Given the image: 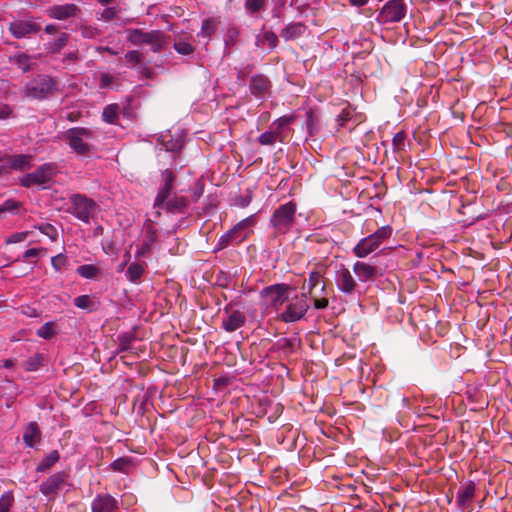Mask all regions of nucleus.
Wrapping results in <instances>:
<instances>
[{
  "label": "nucleus",
  "instance_id": "27",
  "mask_svg": "<svg viewBox=\"0 0 512 512\" xmlns=\"http://www.w3.org/2000/svg\"><path fill=\"white\" fill-rule=\"evenodd\" d=\"M306 31V26L302 22L289 23L281 31L280 36L285 41L296 40Z\"/></svg>",
  "mask_w": 512,
  "mask_h": 512
},
{
  "label": "nucleus",
  "instance_id": "36",
  "mask_svg": "<svg viewBox=\"0 0 512 512\" xmlns=\"http://www.w3.org/2000/svg\"><path fill=\"white\" fill-rule=\"evenodd\" d=\"M246 238V235H236L232 229L227 231L225 234H223L219 238L218 242V248L223 249L227 247L230 243H232L234 240L242 241Z\"/></svg>",
  "mask_w": 512,
  "mask_h": 512
},
{
  "label": "nucleus",
  "instance_id": "18",
  "mask_svg": "<svg viewBox=\"0 0 512 512\" xmlns=\"http://www.w3.org/2000/svg\"><path fill=\"white\" fill-rule=\"evenodd\" d=\"M80 8L73 3H66L62 5H53L48 9L49 17L57 20H67L76 17L80 13Z\"/></svg>",
  "mask_w": 512,
  "mask_h": 512
},
{
  "label": "nucleus",
  "instance_id": "20",
  "mask_svg": "<svg viewBox=\"0 0 512 512\" xmlns=\"http://www.w3.org/2000/svg\"><path fill=\"white\" fill-rule=\"evenodd\" d=\"M271 87V81L263 74H255L250 78V92L257 98H263L267 93H269Z\"/></svg>",
  "mask_w": 512,
  "mask_h": 512
},
{
  "label": "nucleus",
  "instance_id": "55",
  "mask_svg": "<svg viewBox=\"0 0 512 512\" xmlns=\"http://www.w3.org/2000/svg\"><path fill=\"white\" fill-rule=\"evenodd\" d=\"M314 302V308L315 309H325L328 307L329 301L327 298H318V292L314 294V296H311Z\"/></svg>",
  "mask_w": 512,
  "mask_h": 512
},
{
  "label": "nucleus",
  "instance_id": "57",
  "mask_svg": "<svg viewBox=\"0 0 512 512\" xmlns=\"http://www.w3.org/2000/svg\"><path fill=\"white\" fill-rule=\"evenodd\" d=\"M118 13V10L115 7H107L103 10L101 14V18L110 21L113 20Z\"/></svg>",
  "mask_w": 512,
  "mask_h": 512
},
{
  "label": "nucleus",
  "instance_id": "10",
  "mask_svg": "<svg viewBox=\"0 0 512 512\" xmlns=\"http://www.w3.org/2000/svg\"><path fill=\"white\" fill-rule=\"evenodd\" d=\"M290 291L291 287L289 285L279 283L265 287L261 291V295L265 298L267 304L278 311L289 300Z\"/></svg>",
  "mask_w": 512,
  "mask_h": 512
},
{
  "label": "nucleus",
  "instance_id": "60",
  "mask_svg": "<svg viewBox=\"0 0 512 512\" xmlns=\"http://www.w3.org/2000/svg\"><path fill=\"white\" fill-rule=\"evenodd\" d=\"M12 109L8 105L0 106V119L5 120L10 117Z\"/></svg>",
  "mask_w": 512,
  "mask_h": 512
},
{
  "label": "nucleus",
  "instance_id": "14",
  "mask_svg": "<svg viewBox=\"0 0 512 512\" xmlns=\"http://www.w3.org/2000/svg\"><path fill=\"white\" fill-rule=\"evenodd\" d=\"M163 186L159 189L157 196L154 200L153 208L157 210L158 208H163L164 203L170 198L171 191L173 189L175 175L172 171L166 169L163 172Z\"/></svg>",
  "mask_w": 512,
  "mask_h": 512
},
{
  "label": "nucleus",
  "instance_id": "53",
  "mask_svg": "<svg viewBox=\"0 0 512 512\" xmlns=\"http://www.w3.org/2000/svg\"><path fill=\"white\" fill-rule=\"evenodd\" d=\"M406 135L404 132H398L393 137V146L396 150H403L405 145Z\"/></svg>",
  "mask_w": 512,
  "mask_h": 512
},
{
  "label": "nucleus",
  "instance_id": "5",
  "mask_svg": "<svg viewBox=\"0 0 512 512\" xmlns=\"http://www.w3.org/2000/svg\"><path fill=\"white\" fill-rule=\"evenodd\" d=\"M297 205L290 201L277 207L270 218V224L275 230V234L288 233L295 223Z\"/></svg>",
  "mask_w": 512,
  "mask_h": 512
},
{
  "label": "nucleus",
  "instance_id": "26",
  "mask_svg": "<svg viewBox=\"0 0 512 512\" xmlns=\"http://www.w3.org/2000/svg\"><path fill=\"white\" fill-rule=\"evenodd\" d=\"M353 271L360 282L372 280L377 273L376 267L360 261L353 265Z\"/></svg>",
  "mask_w": 512,
  "mask_h": 512
},
{
  "label": "nucleus",
  "instance_id": "35",
  "mask_svg": "<svg viewBox=\"0 0 512 512\" xmlns=\"http://www.w3.org/2000/svg\"><path fill=\"white\" fill-rule=\"evenodd\" d=\"M77 308L93 311L96 309V302L90 295H80L74 299Z\"/></svg>",
  "mask_w": 512,
  "mask_h": 512
},
{
  "label": "nucleus",
  "instance_id": "7",
  "mask_svg": "<svg viewBox=\"0 0 512 512\" xmlns=\"http://www.w3.org/2000/svg\"><path fill=\"white\" fill-rule=\"evenodd\" d=\"M56 174V165L45 163L37 167L33 172L27 173L20 178L21 186L29 188L33 185L45 186L50 183Z\"/></svg>",
  "mask_w": 512,
  "mask_h": 512
},
{
  "label": "nucleus",
  "instance_id": "17",
  "mask_svg": "<svg viewBox=\"0 0 512 512\" xmlns=\"http://www.w3.org/2000/svg\"><path fill=\"white\" fill-rule=\"evenodd\" d=\"M336 286L345 295H351L355 291L357 282L348 268L343 266L337 272Z\"/></svg>",
  "mask_w": 512,
  "mask_h": 512
},
{
  "label": "nucleus",
  "instance_id": "48",
  "mask_svg": "<svg viewBox=\"0 0 512 512\" xmlns=\"http://www.w3.org/2000/svg\"><path fill=\"white\" fill-rule=\"evenodd\" d=\"M37 229L53 241H55L58 236L56 228L49 223L40 224L37 226Z\"/></svg>",
  "mask_w": 512,
  "mask_h": 512
},
{
  "label": "nucleus",
  "instance_id": "43",
  "mask_svg": "<svg viewBox=\"0 0 512 512\" xmlns=\"http://www.w3.org/2000/svg\"><path fill=\"white\" fill-rule=\"evenodd\" d=\"M37 335L43 339H51L55 335L54 324L47 322L37 330Z\"/></svg>",
  "mask_w": 512,
  "mask_h": 512
},
{
  "label": "nucleus",
  "instance_id": "40",
  "mask_svg": "<svg viewBox=\"0 0 512 512\" xmlns=\"http://www.w3.org/2000/svg\"><path fill=\"white\" fill-rule=\"evenodd\" d=\"M76 271L80 276H82L83 278H86V279H93L99 273V269L96 266L91 265V264L81 265L77 268Z\"/></svg>",
  "mask_w": 512,
  "mask_h": 512
},
{
  "label": "nucleus",
  "instance_id": "11",
  "mask_svg": "<svg viewBox=\"0 0 512 512\" xmlns=\"http://www.w3.org/2000/svg\"><path fill=\"white\" fill-rule=\"evenodd\" d=\"M144 238L141 244L136 246L135 257L146 258L151 255L152 248L158 240L157 230L154 227V222L151 219H147L144 222Z\"/></svg>",
  "mask_w": 512,
  "mask_h": 512
},
{
  "label": "nucleus",
  "instance_id": "16",
  "mask_svg": "<svg viewBox=\"0 0 512 512\" xmlns=\"http://www.w3.org/2000/svg\"><path fill=\"white\" fill-rule=\"evenodd\" d=\"M67 479V474L65 472H57L50 477H48L44 482L40 485V491L45 496H51L56 494L64 485Z\"/></svg>",
  "mask_w": 512,
  "mask_h": 512
},
{
  "label": "nucleus",
  "instance_id": "3",
  "mask_svg": "<svg viewBox=\"0 0 512 512\" xmlns=\"http://www.w3.org/2000/svg\"><path fill=\"white\" fill-rule=\"evenodd\" d=\"M393 233L389 225L378 228L374 233L362 238L353 248V253L358 258H365L377 250Z\"/></svg>",
  "mask_w": 512,
  "mask_h": 512
},
{
  "label": "nucleus",
  "instance_id": "33",
  "mask_svg": "<svg viewBox=\"0 0 512 512\" xmlns=\"http://www.w3.org/2000/svg\"><path fill=\"white\" fill-rule=\"evenodd\" d=\"M322 274L318 271H312L309 273L308 279L305 281L303 288L307 286L308 293L310 296H314L317 292V288L321 282Z\"/></svg>",
  "mask_w": 512,
  "mask_h": 512
},
{
  "label": "nucleus",
  "instance_id": "59",
  "mask_svg": "<svg viewBox=\"0 0 512 512\" xmlns=\"http://www.w3.org/2000/svg\"><path fill=\"white\" fill-rule=\"evenodd\" d=\"M114 81V77L108 73H102L100 76V86L101 88H106L112 84Z\"/></svg>",
  "mask_w": 512,
  "mask_h": 512
},
{
  "label": "nucleus",
  "instance_id": "22",
  "mask_svg": "<svg viewBox=\"0 0 512 512\" xmlns=\"http://www.w3.org/2000/svg\"><path fill=\"white\" fill-rule=\"evenodd\" d=\"M188 199L183 196H174L172 198H169L163 206V209L166 210L169 213L175 214V213H184L186 208L188 207ZM162 208H158L154 212V216L156 218L161 216Z\"/></svg>",
  "mask_w": 512,
  "mask_h": 512
},
{
  "label": "nucleus",
  "instance_id": "25",
  "mask_svg": "<svg viewBox=\"0 0 512 512\" xmlns=\"http://www.w3.org/2000/svg\"><path fill=\"white\" fill-rule=\"evenodd\" d=\"M246 322V317L243 312L239 310L232 311L222 321V327L227 332H234L235 330L242 327Z\"/></svg>",
  "mask_w": 512,
  "mask_h": 512
},
{
  "label": "nucleus",
  "instance_id": "51",
  "mask_svg": "<svg viewBox=\"0 0 512 512\" xmlns=\"http://www.w3.org/2000/svg\"><path fill=\"white\" fill-rule=\"evenodd\" d=\"M125 59L128 63H130L132 65H137V64L141 63V61L143 59V55L139 51L132 50V51H128L125 54Z\"/></svg>",
  "mask_w": 512,
  "mask_h": 512
},
{
  "label": "nucleus",
  "instance_id": "42",
  "mask_svg": "<svg viewBox=\"0 0 512 512\" xmlns=\"http://www.w3.org/2000/svg\"><path fill=\"white\" fill-rule=\"evenodd\" d=\"M14 502V496L12 492H5L0 497V512H9Z\"/></svg>",
  "mask_w": 512,
  "mask_h": 512
},
{
  "label": "nucleus",
  "instance_id": "50",
  "mask_svg": "<svg viewBox=\"0 0 512 512\" xmlns=\"http://www.w3.org/2000/svg\"><path fill=\"white\" fill-rule=\"evenodd\" d=\"M278 347L284 353H291L294 351L295 340L290 338H283L277 342Z\"/></svg>",
  "mask_w": 512,
  "mask_h": 512
},
{
  "label": "nucleus",
  "instance_id": "23",
  "mask_svg": "<svg viewBox=\"0 0 512 512\" xmlns=\"http://www.w3.org/2000/svg\"><path fill=\"white\" fill-rule=\"evenodd\" d=\"M42 440V432L36 422H30L24 429L23 442L28 448H35Z\"/></svg>",
  "mask_w": 512,
  "mask_h": 512
},
{
  "label": "nucleus",
  "instance_id": "29",
  "mask_svg": "<svg viewBox=\"0 0 512 512\" xmlns=\"http://www.w3.org/2000/svg\"><path fill=\"white\" fill-rule=\"evenodd\" d=\"M145 264L131 263L125 273L128 281L136 283L143 276L145 271Z\"/></svg>",
  "mask_w": 512,
  "mask_h": 512
},
{
  "label": "nucleus",
  "instance_id": "61",
  "mask_svg": "<svg viewBox=\"0 0 512 512\" xmlns=\"http://www.w3.org/2000/svg\"><path fill=\"white\" fill-rule=\"evenodd\" d=\"M40 252V249H37V248H30L28 250L25 251L23 257L25 259H28V258H32V257H37L38 254Z\"/></svg>",
  "mask_w": 512,
  "mask_h": 512
},
{
  "label": "nucleus",
  "instance_id": "41",
  "mask_svg": "<svg viewBox=\"0 0 512 512\" xmlns=\"http://www.w3.org/2000/svg\"><path fill=\"white\" fill-rule=\"evenodd\" d=\"M255 220H254V216H249L243 220H241L240 222H238L233 228L232 230L234 231V233L236 235H246V233H243L244 230L248 229L249 227H251L253 224H254Z\"/></svg>",
  "mask_w": 512,
  "mask_h": 512
},
{
  "label": "nucleus",
  "instance_id": "45",
  "mask_svg": "<svg viewBox=\"0 0 512 512\" xmlns=\"http://www.w3.org/2000/svg\"><path fill=\"white\" fill-rule=\"evenodd\" d=\"M42 360H43V357L42 355L40 354H35L33 357H30L26 362H25V369L27 371H36L40 368V366L42 365Z\"/></svg>",
  "mask_w": 512,
  "mask_h": 512
},
{
  "label": "nucleus",
  "instance_id": "28",
  "mask_svg": "<svg viewBox=\"0 0 512 512\" xmlns=\"http://www.w3.org/2000/svg\"><path fill=\"white\" fill-rule=\"evenodd\" d=\"M295 118L296 117L294 115L282 116V117L276 119L275 121H273L270 125V128L272 130H274L276 134H279L280 138H284L283 132H284L285 128L288 127L291 123H293Z\"/></svg>",
  "mask_w": 512,
  "mask_h": 512
},
{
  "label": "nucleus",
  "instance_id": "19",
  "mask_svg": "<svg viewBox=\"0 0 512 512\" xmlns=\"http://www.w3.org/2000/svg\"><path fill=\"white\" fill-rule=\"evenodd\" d=\"M118 508V501L110 494H99L91 503L92 512H115Z\"/></svg>",
  "mask_w": 512,
  "mask_h": 512
},
{
  "label": "nucleus",
  "instance_id": "62",
  "mask_svg": "<svg viewBox=\"0 0 512 512\" xmlns=\"http://www.w3.org/2000/svg\"><path fill=\"white\" fill-rule=\"evenodd\" d=\"M79 59L78 52H69L64 57V62H75Z\"/></svg>",
  "mask_w": 512,
  "mask_h": 512
},
{
  "label": "nucleus",
  "instance_id": "24",
  "mask_svg": "<svg viewBox=\"0 0 512 512\" xmlns=\"http://www.w3.org/2000/svg\"><path fill=\"white\" fill-rule=\"evenodd\" d=\"M26 212L23 202L13 198L5 200L0 204V220L5 219L8 215H23Z\"/></svg>",
  "mask_w": 512,
  "mask_h": 512
},
{
  "label": "nucleus",
  "instance_id": "15",
  "mask_svg": "<svg viewBox=\"0 0 512 512\" xmlns=\"http://www.w3.org/2000/svg\"><path fill=\"white\" fill-rule=\"evenodd\" d=\"M41 26L33 21L18 20L10 23L9 31L17 39L24 38L40 31Z\"/></svg>",
  "mask_w": 512,
  "mask_h": 512
},
{
  "label": "nucleus",
  "instance_id": "37",
  "mask_svg": "<svg viewBox=\"0 0 512 512\" xmlns=\"http://www.w3.org/2000/svg\"><path fill=\"white\" fill-rule=\"evenodd\" d=\"M278 36L272 31H266L261 38H258L256 41V45H265L267 44L271 49H275L278 45Z\"/></svg>",
  "mask_w": 512,
  "mask_h": 512
},
{
  "label": "nucleus",
  "instance_id": "63",
  "mask_svg": "<svg viewBox=\"0 0 512 512\" xmlns=\"http://www.w3.org/2000/svg\"><path fill=\"white\" fill-rule=\"evenodd\" d=\"M369 0H349L350 4L355 7H362L368 3Z\"/></svg>",
  "mask_w": 512,
  "mask_h": 512
},
{
  "label": "nucleus",
  "instance_id": "32",
  "mask_svg": "<svg viewBox=\"0 0 512 512\" xmlns=\"http://www.w3.org/2000/svg\"><path fill=\"white\" fill-rule=\"evenodd\" d=\"M120 112V107L118 104H109L107 105L102 112V119L104 122L108 124H116L118 120Z\"/></svg>",
  "mask_w": 512,
  "mask_h": 512
},
{
  "label": "nucleus",
  "instance_id": "34",
  "mask_svg": "<svg viewBox=\"0 0 512 512\" xmlns=\"http://www.w3.org/2000/svg\"><path fill=\"white\" fill-rule=\"evenodd\" d=\"M257 140L261 145H264V146L274 145L277 141H279L281 143L284 142V138H280L279 134H276L275 131L272 130L270 127H269V130L260 134L259 137L257 138Z\"/></svg>",
  "mask_w": 512,
  "mask_h": 512
},
{
  "label": "nucleus",
  "instance_id": "39",
  "mask_svg": "<svg viewBox=\"0 0 512 512\" xmlns=\"http://www.w3.org/2000/svg\"><path fill=\"white\" fill-rule=\"evenodd\" d=\"M267 4V0H245L244 8L250 14H256L263 10Z\"/></svg>",
  "mask_w": 512,
  "mask_h": 512
},
{
  "label": "nucleus",
  "instance_id": "31",
  "mask_svg": "<svg viewBox=\"0 0 512 512\" xmlns=\"http://www.w3.org/2000/svg\"><path fill=\"white\" fill-rule=\"evenodd\" d=\"M10 62L17 66L23 72H28L31 69V57L25 53H18L10 57Z\"/></svg>",
  "mask_w": 512,
  "mask_h": 512
},
{
  "label": "nucleus",
  "instance_id": "12",
  "mask_svg": "<svg viewBox=\"0 0 512 512\" xmlns=\"http://www.w3.org/2000/svg\"><path fill=\"white\" fill-rule=\"evenodd\" d=\"M475 495V484L472 481L461 482L456 495L457 508L462 512L472 510V502Z\"/></svg>",
  "mask_w": 512,
  "mask_h": 512
},
{
  "label": "nucleus",
  "instance_id": "64",
  "mask_svg": "<svg viewBox=\"0 0 512 512\" xmlns=\"http://www.w3.org/2000/svg\"><path fill=\"white\" fill-rule=\"evenodd\" d=\"M58 31V27L53 24H49L45 27V32L48 34H54Z\"/></svg>",
  "mask_w": 512,
  "mask_h": 512
},
{
  "label": "nucleus",
  "instance_id": "6",
  "mask_svg": "<svg viewBox=\"0 0 512 512\" xmlns=\"http://www.w3.org/2000/svg\"><path fill=\"white\" fill-rule=\"evenodd\" d=\"M69 200L71 203L69 212L82 222L89 223L96 211V202L86 195L79 193L72 194Z\"/></svg>",
  "mask_w": 512,
  "mask_h": 512
},
{
  "label": "nucleus",
  "instance_id": "30",
  "mask_svg": "<svg viewBox=\"0 0 512 512\" xmlns=\"http://www.w3.org/2000/svg\"><path fill=\"white\" fill-rule=\"evenodd\" d=\"M60 454L58 450L50 451L38 464L36 471L45 472L50 469L56 462H58Z\"/></svg>",
  "mask_w": 512,
  "mask_h": 512
},
{
  "label": "nucleus",
  "instance_id": "1",
  "mask_svg": "<svg viewBox=\"0 0 512 512\" xmlns=\"http://www.w3.org/2000/svg\"><path fill=\"white\" fill-rule=\"evenodd\" d=\"M127 40L133 45L146 44L154 53L161 52L169 44V36L161 30L144 32L141 29H127Z\"/></svg>",
  "mask_w": 512,
  "mask_h": 512
},
{
  "label": "nucleus",
  "instance_id": "21",
  "mask_svg": "<svg viewBox=\"0 0 512 512\" xmlns=\"http://www.w3.org/2000/svg\"><path fill=\"white\" fill-rule=\"evenodd\" d=\"M193 40L194 38L191 34H187L185 32L177 33L174 36L173 48L180 55H193L195 52V46L192 44Z\"/></svg>",
  "mask_w": 512,
  "mask_h": 512
},
{
  "label": "nucleus",
  "instance_id": "54",
  "mask_svg": "<svg viewBox=\"0 0 512 512\" xmlns=\"http://www.w3.org/2000/svg\"><path fill=\"white\" fill-rule=\"evenodd\" d=\"M28 236V232H18L12 234L10 237L6 239V244H14L24 241Z\"/></svg>",
  "mask_w": 512,
  "mask_h": 512
},
{
  "label": "nucleus",
  "instance_id": "49",
  "mask_svg": "<svg viewBox=\"0 0 512 512\" xmlns=\"http://www.w3.org/2000/svg\"><path fill=\"white\" fill-rule=\"evenodd\" d=\"M239 35H240V31L238 28H236V27L229 28L227 31V34H226V40H225L226 46L231 47V46L235 45Z\"/></svg>",
  "mask_w": 512,
  "mask_h": 512
},
{
  "label": "nucleus",
  "instance_id": "2",
  "mask_svg": "<svg viewBox=\"0 0 512 512\" xmlns=\"http://www.w3.org/2000/svg\"><path fill=\"white\" fill-rule=\"evenodd\" d=\"M94 133L91 129L85 127H73L64 133V139L69 147L80 157H89L92 151V145L89 143L93 139Z\"/></svg>",
  "mask_w": 512,
  "mask_h": 512
},
{
  "label": "nucleus",
  "instance_id": "58",
  "mask_svg": "<svg viewBox=\"0 0 512 512\" xmlns=\"http://www.w3.org/2000/svg\"><path fill=\"white\" fill-rule=\"evenodd\" d=\"M81 33L84 38H94L99 34V30L97 28L84 26L81 28Z\"/></svg>",
  "mask_w": 512,
  "mask_h": 512
},
{
  "label": "nucleus",
  "instance_id": "4",
  "mask_svg": "<svg viewBox=\"0 0 512 512\" xmlns=\"http://www.w3.org/2000/svg\"><path fill=\"white\" fill-rule=\"evenodd\" d=\"M57 88L56 80L46 74H39L24 86V95L29 99L43 100L51 96Z\"/></svg>",
  "mask_w": 512,
  "mask_h": 512
},
{
  "label": "nucleus",
  "instance_id": "56",
  "mask_svg": "<svg viewBox=\"0 0 512 512\" xmlns=\"http://www.w3.org/2000/svg\"><path fill=\"white\" fill-rule=\"evenodd\" d=\"M352 118V113L348 109H343L342 112L337 116L336 122L339 126H344L347 121Z\"/></svg>",
  "mask_w": 512,
  "mask_h": 512
},
{
  "label": "nucleus",
  "instance_id": "46",
  "mask_svg": "<svg viewBox=\"0 0 512 512\" xmlns=\"http://www.w3.org/2000/svg\"><path fill=\"white\" fill-rule=\"evenodd\" d=\"M68 40L69 36L66 33H62L60 37L50 45V51L52 53L60 52V50L67 45Z\"/></svg>",
  "mask_w": 512,
  "mask_h": 512
},
{
  "label": "nucleus",
  "instance_id": "47",
  "mask_svg": "<svg viewBox=\"0 0 512 512\" xmlns=\"http://www.w3.org/2000/svg\"><path fill=\"white\" fill-rule=\"evenodd\" d=\"M215 32V26L212 19H205L201 25V31L198 33V36L202 37H210Z\"/></svg>",
  "mask_w": 512,
  "mask_h": 512
},
{
  "label": "nucleus",
  "instance_id": "9",
  "mask_svg": "<svg viewBox=\"0 0 512 512\" xmlns=\"http://www.w3.org/2000/svg\"><path fill=\"white\" fill-rule=\"evenodd\" d=\"M407 13V5L404 0H389L380 10L377 22L380 24L400 22Z\"/></svg>",
  "mask_w": 512,
  "mask_h": 512
},
{
  "label": "nucleus",
  "instance_id": "44",
  "mask_svg": "<svg viewBox=\"0 0 512 512\" xmlns=\"http://www.w3.org/2000/svg\"><path fill=\"white\" fill-rule=\"evenodd\" d=\"M134 336L130 333H123L118 336V345L119 352L126 351L130 348L131 342L133 341Z\"/></svg>",
  "mask_w": 512,
  "mask_h": 512
},
{
  "label": "nucleus",
  "instance_id": "38",
  "mask_svg": "<svg viewBox=\"0 0 512 512\" xmlns=\"http://www.w3.org/2000/svg\"><path fill=\"white\" fill-rule=\"evenodd\" d=\"M132 465V458L120 457L114 460L111 464V468L116 472L128 473V469Z\"/></svg>",
  "mask_w": 512,
  "mask_h": 512
},
{
  "label": "nucleus",
  "instance_id": "13",
  "mask_svg": "<svg viewBox=\"0 0 512 512\" xmlns=\"http://www.w3.org/2000/svg\"><path fill=\"white\" fill-rule=\"evenodd\" d=\"M33 156L28 154L3 155L4 164L0 170L9 172L10 170L24 171L32 167Z\"/></svg>",
  "mask_w": 512,
  "mask_h": 512
},
{
  "label": "nucleus",
  "instance_id": "8",
  "mask_svg": "<svg viewBox=\"0 0 512 512\" xmlns=\"http://www.w3.org/2000/svg\"><path fill=\"white\" fill-rule=\"evenodd\" d=\"M287 307L279 315V319L285 323H292L302 319L309 309L307 294L295 295L287 301Z\"/></svg>",
  "mask_w": 512,
  "mask_h": 512
},
{
  "label": "nucleus",
  "instance_id": "52",
  "mask_svg": "<svg viewBox=\"0 0 512 512\" xmlns=\"http://www.w3.org/2000/svg\"><path fill=\"white\" fill-rule=\"evenodd\" d=\"M66 262H67V258L63 254H58L51 258L52 267L56 271H61V269L65 266Z\"/></svg>",
  "mask_w": 512,
  "mask_h": 512
}]
</instances>
